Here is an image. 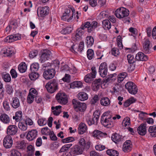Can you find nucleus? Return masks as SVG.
I'll return each mask as SVG.
<instances>
[{"mask_svg":"<svg viewBox=\"0 0 156 156\" xmlns=\"http://www.w3.org/2000/svg\"><path fill=\"white\" fill-rule=\"evenodd\" d=\"M85 145V140L83 138H80L79 143L74 146L69 152L70 156H74L75 155L82 154L84 150V146Z\"/></svg>","mask_w":156,"mask_h":156,"instance_id":"nucleus-2","label":"nucleus"},{"mask_svg":"<svg viewBox=\"0 0 156 156\" xmlns=\"http://www.w3.org/2000/svg\"><path fill=\"white\" fill-rule=\"evenodd\" d=\"M130 123V119L129 117L125 118L123 120L122 125L123 126L126 127L129 125Z\"/></svg>","mask_w":156,"mask_h":156,"instance_id":"nucleus-42","label":"nucleus"},{"mask_svg":"<svg viewBox=\"0 0 156 156\" xmlns=\"http://www.w3.org/2000/svg\"><path fill=\"white\" fill-rule=\"evenodd\" d=\"M37 13L39 15V13L40 16H44L48 14L49 12V8L48 6L44 7H39L37 9Z\"/></svg>","mask_w":156,"mask_h":156,"instance_id":"nucleus-12","label":"nucleus"},{"mask_svg":"<svg viewBox=\"0 0 156 156\" xmlns=\"http://www.w3.org/2000/svg\"><path fill=\"white\" fill-rule=\"evenodd\" d=\"M137 131L138 133L141 135H144L146 133V124H141L137 129Z\"/></svg>","mask_w":156,"mask_h":156,"instance_id":"nucleus-19","label":"nucleus"},{"mask_svg":"<svg viewBox=\"0 0 156 156\" xmlns=\"http://www.w3.org/2000/svg\"><path fill=\"white\" fill-rule=\"evenodd\" d=\"M47 120L44 118L40 119L38 120L37 123L40 126H43L45 125L47 123Z\"/></svg>","mask_w":156,"mask_h":156,"instance_id":"nucleus-53","label":"nucleus"},{"mask_svg":"<svg viewBox=\"0 0 156 156\" xmlns=\"http://www.w3.org/2000/svg\"><path fill=\"white\" fill-rule=\"evenodd\" d=\"M111 138L112 140L115 143H117L118 142L121 141L122 139V136L117 133L112 135Z\"/></svg>","mask_w":156,"mask_h":156,"instance_id":"nucleus-29","label":"nucleus"},{"mask_svg":"<svg viewBox=\"0 0 156 156\" xmlns=\"http://www.w3.org/2000/svg\"><path fill=\"white\" fill-rule=\"evenodd\" d=\"M108 113L105 112L101 117V122L102 124L107 128H111L113 126L111 116L108 115Z\"/></svg>","mask_w":156,"mask_h":156,"instance_id":"nucleus-4","label":"nucleus"},{"mask_svg":"<svg viewBox=\"0 0 156 156\" xmlns=\"http://www.w3.org/2000/svg\"><path fill=\"white\" fill-rule=\"evenodd\" d=\"M51 132V131L47 127L43 128L41 130V133L45 135H49Z\"/></svg>","mask_w":156,"mask_h":156,"instance_id":"nucleus-48","label":"nucleus"},{"mask_svg":"<svg viewBox=\"0 0 156 156\" xmlns=\"http://www.w3.org/2000/svg\"><path fill=\"white\" fill-rule=\"evenodd\" d=\"M110 103L109 98L106 97H102L100 100V104L103 106H108L110 105Z\"/></svg>","mask_w":156,"mask_h":156,"instance_id":"nucleus-25","label":"nucleus"},{"mask_svg":"<svg viewBox=\"0 0 156 156\" xmlns=\"http://www.w3.org/2000/svg\"><path fill=\"white\" fill-rule=\"evenodd\" d=\"M106 153L107 154L110 156H118L119 154V153L117 151L112 149L108 150Z\"/></svg>","mask_w":156,"mask_h":156,"instance_id":"nucleus-36","label":"nucleus"},{"mask_svg":"<svg viewBox=\"0 0 156 156\" xmlns=\"http://www.w3.org/2000/svg\"><path fill=\"white\" fill-rule=\"evenodd\" d=\"M75 140L73 137H68L62 140V141L63 143H68L74 141Z\"/></svg>","mask_w":156,"mask_h":156,"instance_id":"nucleus-51","label":"nucleus"},{"mask_svg":"<svg viewBox=\"0 0 156 156\" xmlns=\"http://www.w3.org/2000/svg\"><path fill=\"white\" fill-rule=\"evenodd\" d=\"M20 37L16 35H10L7 36L5 39L4 41L5 42L8 43H11L14 41L19 39Z\"/></svg>","mask_w":156,"mask_h":156,"instance_id":"nucleus-20","label":"nucleus"},{"mask_svg":"<svg viewBox=\"0 0 156 156\" xmlns=\"http://www.w3.org/2000/svg\"><path fill=\"white\" fill-rule=\"evenodd\" d=\"M6 91L8 94H11L13 91L12 87L9 85H7L6 87Z\"/></svg>","mask_w":156,"mask_h":156,"instance_id":"nucleus-61","label":"nucleus"},{"mask_svg":"<svg viewBox=\"0 0 156 156\" xmlns=\"http://www.w3.org/2000/svg\"><path fill=\"white\" fill-rule=\"evenodd\" d=\"M91 72L90 73L91 74L92 76L94 77H95L97 74L96 67L95 66H93L91 68Z\"/></svg>","mask_w":156,"mask_h":156,"instance_id":"nucleus-64","label":"nucleus"},{"mask_svg":"<svg viewBox=\"0 0 156 156\" xmlns=\"http://www.w3.org/2000/svg\"><path fill=\"white\" fill-rule=\"evenodd\" d=\"M0 119L1 121L5 124L9 123L10 121V118L9 116L5 113L1 115L0 116Z\"/></svg>","mask_w":156,"mask_h":156,"instance_id":"nucleus-27","label":"nucleus"},{"mask_svg":"<svg viewBox=\"0 0 156 156\" xmlns=\"http://www.w3.org/2000/svg\"><path fill=\"white\" fill-rule=\"evenodd\" d=\"M112 54L115 56H117L120 54L119 50L116 48H113L112 50Z\"/></svg>","mask_w":156,"mask_h":156,"instance_id":"nucleus-56","label":"nucleus"},{"mask_svg":"<svg viewBox=\"0 0 156 156\" xmlns=\"http://www.w3.org/2000/svg\"><path fill=\"white\" fill-rule=\"evenodd\" d=\"M148 131L152 136L156 137V126H150L149 128Z\"/></svg>","mask_w":156,"mask_h":156,"instance_id":"nucleus-37","label":"nucleus"},{"mask_svg":"<svg viewBox=\"0 0 156 156\" xmlns=\"http://www.w3.org/2000/svg\"><path fill=\"white\" fill-rule=\"evenodd\" d=\"M131 147L130 145H126L123 144V150L124 152H126L129 151H130L131 150Z\"/></svg>","mask_w":156,"mask_h":156,"instance_id":"nucleus-60","label":"nucleus"},{"mask_svg":"<svg viewBox=\"0 0 156 156\" xmlns=\"http://www.w3.org/2000/svg\"><path fill=\"white\" fill-rule=\"evenodd\" d=\"M18 131L17 127L15 125L9 126L7 129V133L8 135H14L16 134Z\"/></svg>","mask_w":156,"mask_h":156,"instance_id":"nucleus-14","label":"nucleus"},{"mask_svg":"<svg viewBox=\"0 0 156 156\" xmlns=\"http://www.w3.org/2000/svg\"><path fill=\"white\" fill-rule=\"evenodd\" d=\"M62 80L64 82L69 83L70 81V76L69 74H66L65 76L62 78Z\"/></svg>","mask_w":156,"mask_h":156,"instance_id":"nucleus-57","label":"nucleus"},{"mask_svg":"<svg viewBox=\"0 0 156 156\" xmlns=\"http://www.w3.org/2000/svg\"><path fill=\"white\" fill-rule=\"evenodd\" d=\"M100 115V111L97 110L94 113L92 118L89 116L85 117L86 121L89 126H91L93 124L96 125L97 124Z\"/></svg>","mask_w":156,"mask_h":156,"instance_id":"nucleus-3","label":"nucleus"},{"mask_svg":"<svg viewBox=\"0 0 156 156\" xmlns=\"http://www.w3.org/2000/svg\"><path fill=\"white\" fill-rule=\"evenodd\" d=\"M102 24L103 27L105 30H108L111 28V23L110 21L108 20H104L102 21Z\"/></svg>","mask_w":156,"mask_h":156,"instance_id":"nucleus-30","label":"nucleus"},{"mask_svg":"<svg viewBox=\"0 0 156 156\" xmlns=\"http://www.w3.org/2000/svg\"><path fill=\"white\" fill-rule=\"evenodd\" d=\"M101 79H96L93 82V85L94 87H95L96 88H98L100 85L101 84Z\"/></svg>","mask_w":156,"mask_h":156,"instance_id":"nucleus-44","label":"nucleus"},{"mask_svg":"<svg viewBox=\"0 0 156 156\" xmlns=\"http://www.w3.org/2000/svg\"><path fill=\"white\" fill-rule=\"evenodd\" d=\"M11 106L14 108L19 107L20 105V103L19 99L16 97H13L10 102Z\"/></svg>","mask_w":156,"mask_h":156,"instance_id":"nucleus-18","label":"nucleus"},{"mask_svg":"<svg viewBox=\"0 0 156 156\" xmlns=\"http://www.w3.org/2000/svg\"><path fill=\"white\" fill-rule=\"evenodd\" d=\"M98 96L96 94L94 96L90 101V103L91 105H95L99 101Z\"/></svg>","mask_w":156,"mask_h":156,"instance_id":"nucleus-49","label":"nucleus"},{"mask_svg":"<svg viewBox=\"0 0 156 156\" xmlns=\"http://www.w3.org/2000/svg\"><path fill=\"white\" fill-rule=\"evenodd\" d=\"M72 102L74 108H78L80 111L83 112L86 109V104L84 103L80 102L75 99L72 100Z\"/></svg>","mask_w":156,"mask_h":156,"instance_id":"nucleus-9","label":"nucleus"},{"mask_svg":"<svg viewBox=\"0 0 156 156\" xmlns=\"http://www.w3.org/2000/svg\"><path fill=\"white\" fill-rule=\"evenodd\" d=\"M27 67L26 64L24 62H22L18 66V69L20 73H23L25 72Z\"/></svg>","mask_w":156,"mask_h":156,"instance_id":"nucleus-33","label":"nucleus"},{"mask_svg":"<svg viewBox=\"0 0 156 156\" xmlns=\"http://www.w3.org/2000/svg\"><path fill=\"white\" fill-rule=\"evenodd\" d=\"M127 59L129 64L133 63L136 61V59H135L134 57L131 54H129L127 55Z\"/></svg>","mask_w":156,"mask_h":156,"instance_id":"nucleus-43","label":"nucleus"},{"mask_svg":"<svg viewBox=\"0 0 156 156\" xmlns=\"http://www.w3.org/2000/svg\"><path fill=\"white\" fill-rule=\"evenodd\" d=\"M121 7L118 8L115 11V14L116 17L119 18H123L122 12Z\"/></svg>","mask_w":156,"mask_h":156,"instance_id":"nucleus-45","label":"nucleus"},{"mask_svg":"<svg viewBox=\"0 0 156 156\" xmlns=\"http://www.w3.org/2000/svg\"><path fill=\"white\" fill-rule=\"evenodd\" d=\"M55 73V69H45L43 73V76L46 80H49L53 78Z\"/></svg>","mask_w":156,"mask_h":156,"instance_id":"nucleus-8","label":"nucleus"},{"mask_svg":"<svg viewBox=\"0 0 156 156\" xmlns=\"http://www.w3.org/2000/svg\"><path fill=\"white\" fill-rule=\"evenodd\" d=\"M135 59L138 61H145L148 59V58L143 53L140 52L136 55Z\"/></svg>","mask_w":156,"mask_h":156,"instance_id":"nucleus-21","label":"nucleus"},{"mask_svg":"<svg viewBox=\"0 0 156 156\" xmlns=\"http://www.w3.org/2000/svg\"><path fill=\"white\" fill-rule=\"evenodd\" d=\"M95 148L97 150L100 151L104 150L105 147L104 146L99 144L96 145L95 146Z\"/></svg>","mask_w":156,"mask_h":156,"instance_id":"nucleus-62","label":"nucleus"},{"mask_svg":"<svg viewBox=\"0 0 156 156\" xmlns=\"http://www.w3.org/2000/svg\"><path fill=\"white\" fill-rule=\"evenodd\" d=\"M10 73L12 78H16L17 76V74L16 70L14 69H12Z\"/></svg>","mask_w":156,"mask_h":156,"instance_id":"nucleus-59","label":"nucleus"},{"mask_svg":"<svg viewBox=\"0 0 156 156\" xmlns=\"http://www.w3.org/2000/svg\"><path fill=\"white\" fill-rule=\"evenodd\" d=\"M26 143L24 140L18 141L16 142V147L18 149H24L26 147Z\"/></svg>","mask_w":156,"mask_h":156,"instance_id":"nucleus-23","label":"nucleus"},{"mask_svg":"<svg viewBox=\"0 0 156 156\" xmlns=\"http://www.w3.org/2000/svg\"><path fill=\"white\" fill-rule=\"evenodd\" d=\"M87 130V127L86 125L83 123H81L79 126L78 129V133L80 134H82L86 132Z\"/></svg>","mask_w":156,"mask_h":156,"instance_id":"nucleus-22","label":"nucleus"},{"mask_svg":"<svg viewBox=\"0 0 156 156\" xmlns=\"http://www.w3.org/2000/svg\"><path fill=\"white\" fill-rule=\"evenodd\" d=\"M29 76L31 80H35L38 78L39 74L36 72H31L29 74Z\"/></svg>","mask_w":156,"mask_h":156,"instance_id":"nucleus-34","label":"nucleus"},{"mask_svg":"<svg viewBox=\"0 0 156 156\" xmlns=\"http://www.w3.org/2000/svg\"><path fill=\"white\" fill-rule=\"evenodd\" d=\"M87 52L88 58L89 60L92 59L94 57V51L92 49H88Z\"/></svg>","mask_w":156,"mask_h":156,"instance_id":"nucleus-39","label":"nucleus"},{"mask_svg":"<svg viewBox=\"0 0 156 156\" xmlns=\"http://www.w3.org/2000/svg\"><path fill=\"white\" fill-rule=\"evenodd\" d=\"M127 74L126 72L121 73L118 76V81L119 83L123 81L127 76Z\"/></svg>","mask_w":156,"mask_h":156,"instance_id":"nucleus-40","label":"nucleus"},{"mask_svg":"<svg viewBox=\"0 0 156 156\" xmlns=\"http://www.w3.org/2000/svg\"><path fill=\"white\" fill-rule=\"evenodd\" d=\"M3 105L4 109L7 111L10 110V107L9 105V103L7 100L4 101L3 103Z\"/></svg>","mask_w":156,"mask_h":156,"instance_id":"nucleus-50","label":"nucleus"},{"mask_svg":"<svg viewBox=\"0 0 156 156\" xmlns=\"http://www.w3.org/2000/svg\"><path fill=\"white\" fill-rule=\"evenodd\" d=\"M73 30V27L70 26H69L63 28L61 31V33L64 34H69Z\"/></svg>","mask_w":156,"mask_h":156,"instance_id":"nucleus-35","label":"nucleus"},{"mask_svg":"<svg viewBox=\"0 0 156 156\" xmlns=\"http://www.w3.org/2000/svg\"><path fill=\"white\" fill-rule=\"evenodd\" d=\"M122 12L123 18L127 16L129 14V11L128 9L124 7H121Z\"/></svg>","mask_w":156,"mask_h":156,"instance_id":"nucleus-46","label":"nucleus"},{"mask_svg":"<svg viewBox=\"0 0 156 156\" xmlns=\"http://www.w3.org/2000/svg\"><path fill=\"white\" fill-rule=\"evenodd\" d=\"M1 52L7 56H10L13 53L12 48L8 47L3 48L1 51Z\"/></svg>","mask_w":156,"mask_h":156,"instance_id":"nucleus-26","label":"nucleus"},{"mask_svg":"<svg viewBox=\"0 0 156 156\" xmlns=\"http://www.w3.org/2000/svg\"><path fill=\"white\" fill-rule=\"evenodd\" d=\"M51 54V53L50 50L47 49L44 50L40 59L41 62H44L46 60L50 59Z\"/></svg>","mask_w":156,"mask_h":156,"instance_id":"nucleus-11","label":"nucleus"},{"mask_svg":"<svg viewBox=\"0 0 156 156\" xmlns=\"http://www.w3.org/2000/svg\"><path fill=\"white\" fill-rule=\"evenodd\" d=\"M37 135V132L35 129L30 131L27 135V138L29 141H32L35 139Z\"/></svg>","mask_w":156,"mask_h":156,"instance_id":"nucleus-16","label":"nucleus"},{"mask_svg":"<svg viewBox=\"0 0 156 156\" xmlns=\"http://www.w3.org/2000/svg\"><path fill=\"white\" fill-rule=\"evenodd\" d=\"M39 68V64L37 63H34L31 65L30 69L31 72H36Z\"/></svg>","mask_w":156,"mask_h":156,"instance_id":"nucleus-38","label":"nucleus"},{"mask_svg":"<svg viewBox=\"0 0 156 156\" xmlns=\"http://www.w3.org/2000/svg\"><path fill=\"white\" fill-rule=\"evenodd\" d=\"M58 81L54 79L46 83L45 87L48 92L53 93L58 89Z\"/></svg>","mask_w":156,"mask_h":156,"instance_id":"nucleus-5","label":"nucleus"},{"mask_svg":"<svg viewBox=\"0 0 156 156\" xmlns=\"http://www.w3.org/2000/svg\"><path fill=\"white\" fill-rule=\"evenodd\" d=\"M97 25L98 23L96 21H94L91 23L89 22L85 23L83 24L82 25L80 28L77 30L75 34L73 36V40L75 41H80L84 33L83 30L87 28V32L89 33H91L97 27Z\"/></svg>","mask_w":156,"mask_h":156,"instance_id":"nucleus-1","label":"nucleus"},{"mask_svg":"<svg viewBox=\"0 0 156 156\" xmlns=\"http://www.w3.org/2000/svg\"><path fill=\"white\" fill-rule=\"evenodd\" d=\"M55 98L57 101L61 104L65 105L68 102V98L66 94L64 93L60 92L57 94Z\"/></svg>","mask_w":156,"mask_h":156,"instance_id":"nucleus-7","label":"nucleus"},{"mask_svg":"<svg viewBox=\"0 0 156 156\" xmlns=\"http://www.w3.org/2000/svg\"><path fill=\"white\" fill-rule=\"evenodd\" d=\"M95 77H93L91 73H88L86 75L84 78V80L86 83H89L93 80V79Z\"/></svg>","mask_w":156,"mask_h":156,"instance_id":"nucleus-41","label":"nucleus"},{"mask_svg":"<svg viewBox=\"0 0 156 156\" xmlns=\"http://www.w3.org/2000/svg\"><path fill=\"white\" fill-rule=\"evenodd\" d=\"M107 135V134L106 133H103L98 130H95L92 133V136L94 137L99 139H100V138L105 137Z\"/></svg>","mask_w":156,"mask_h":156,"instance_id":"nucleus-17","label":"nucleus"},{"mask_svg":"<svg viewBox=\"0 0 156 156\" xmlns=\"http://www.w3.org/2000/svg\"><path fill=\"white\" fill-rule=\"evenodd\" d=\"M16 119V122H19L21 120L22 116V112L21 111L16 112L15 114Z\"/></svg>","mask_w":156,"mask_h":156,"instance_id":"nucleus-47","label":"nucleus"},{"mask_svg":"<svg viewBox=\"0 0 156 156\" xmlns=\"http://www.w3.org/2000/svg\"><path fill=\"white\" fill-rule=\"evenodd\" d=\"M49 135L50 138L51 140L54 141L56 140H57V138L54 134L53 131H51Z\"/></svg>","mask_w":156,"mask_h":156,"instance_id":"nucleus-63","label":"nucleus"},{"mask_svg":"<svg viewBox=\"0 0 156 156\" xmlns=\"http://www.w3.org/2000/svg\"><path fill=\"white\" fill-rule=\"evenodd\" d=\"M98 72L100 75L102 77L106 76L108 72V66L105 62L101 63L99 68Z\"/></svg>","mask_w":156,"mask_h":156,"instance_id":"nucleus-10","label":"nucleus"},{"mask_svg":"<svg viewBox=\"0 0 156 156\" xmlns=\"http://www.w3.org/2000/svg\"><path fill=\"white\" fill-rule=\"evenodd\" d=\"M38 51L37 50H34L31 51L30 53L29 56L31 58H33L36 57L37 55Z\"/></svg>","mask_w":156,"mask_h":156,"instance_id":"nucleus-58","label":"nucleus"},{"mask_svg":"<svg viewBox=\"0 0 156 156\" xmlns=\"http://www.w3.org/2000/svg\"><path fill=\"white\" fill-rule=\"evenodd\" d=\"M136 99L133 97H132L127 99L124 103V106L126 108L129 106L131 104L135 102Z\"/></svg>","mask_w":156,"mask_h":156,"instance_id":"nucleus-31","label":"nucleus"},{"mask_svg":"<svg viewBox=\"0 0 156 156\" xmlns=\"http://www.w3.org/2000/svg\"><path fill=\"white\" fill-rule=\"evenodd\" d=\"M94 42V39L91 36H87L86 39L85 43L87 47H90L92 45Z\"/></svg>","mask_w":156,"mask_h":156,"instance_id":"nucleus-32","label":"nucleus"},{"mask_svg":"<svg viewBox=\"0 0 156 156\" xmlns=\"http://www.w3.org/2000/svg\"><path fill=\"white\" fill-rule=\"evenodd\" d=\"M125 87L131 94L135 95L138 92L137 86L132 82H128L125 85Z\"/></svg>","mask_w":156,"mask_h":156,"instance_id":"nucleus-6","label":"nucleus"},{"mask_svg":"<svg viewBox=\"0 0 156 156\" xmlns=\"http://www.w3.org/2000/svg\"><path fill=\"white\" fill-rule=\"evenodd\" d=\"M150 42L147 39L144 40L143 44V51L146 54H149L151 52Z\"/></svg>","mask_w":156,"mask_h":156,"instance_id":"nucleus-15","label":"nucleus"},{"mask_svg":"<svg viewBox=\"0 0 156 156\" xmlns=\"http://www.w3.org/2000/svg\"><path fill=\"white\" fill-rule=\"evenodd\" d=\"M35 96V95L28 94L27 99V102L30 104H31L34 101V97Z\"/></svg>","mask_w":156,"mask_h":156,"instance_id":"nucleus-55","label":"nucleus"},{"mask_svg":"<svg viewBox=\"0 0 156 156\" xmlns=\"http://www.w3.org/2000/svg\"><path fill=\"white\" fill-rule=\"evenodd\" d=\"M1 76L2 79L5 82H10L11 77L10 74L6 72H3L1 73Z\"/></svg>","mask_w":156,"mask_h":156,"instance_id":"nucleus-28","label":"nucleus"},{"mask_svg":"<svg viewBox=\"0 0 156 156\" xmlns=\"http://www.w3.org/2000/svg\"><path fill=\"white\" fill-rule=\"evenodd\" d=\"M18 127L22 131L26 130L27 128V126L25 123L20 122L18 124Z\"/></svg>","mask_w":156,"mask_h":156,"instance_id":"nucleus-54","label":"nucleus"},{"mask_svg":"<svg viewBox=\"0 0 156 156\" xmlns=\"http://www.w3.org/2000/svg\"><path fill=\"white\" fill-rule=\"evenodd\" d=\"M11 156H21V153L16 149H13L11 151Z\"/></svg>","mask_w":156,"mask_h":156,"instance_id":"nucleus-52","label":"nucleus"},{"mask_svg":"<svg viewBox=\"0 0 156 156\" xmlns=\"http://www.w3.org/2000/svg\"><path fill=\"white\" fill-rule=\"evenodd\" d=\"M78 99L80 101H83L88 98V94L84 92H81L77 94Z\"/></svg>","mask_w":156,"mask_h":156,"instance_id":"nucleus-24","label":"nucleus"},{"mask_svg":"<svg viewBox=\"0 0 156 156\" xmlns=\"http://www.w3.org/2000/svg\"><path fill=\"white\" fill-rule=\"evenodd\" d=\"M12 140L10 136H6L3 140V144L4 147L6 148H9L11 147L12 145Z\"/></svg>","mask_w":156,"mask_h":156,"instance_id":"nucleus-13","label":"nucleus"}]
</instances>
